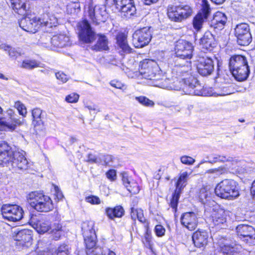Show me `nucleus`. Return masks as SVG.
<instances>
[{"label":"nucleus","instance_id":"1","mask_svg":"<svg viewBox=\"0 0 255 255\" xmlns=\"http://www.w3.org/2000/svg\"><path fill=\"white\" fill-rule=\"evenodd\" d=\"M186 65H176L172 70L173 76L178 78L185 76L188 77H184L182 79L181 87H172L170 89H174L177 91L182 90L186 94L195 95L202 96H223L228 94L225 92H214L211 88H202L197 79L192 75L189 74L191 71L190 63L186 61Z\"/></svg>","mask_w":255,"mask_h":255},{"label":"nucleus","instance_id":"2","mask_svg":"<svg viewBox=\"0 0 255 255\" xmlns=\"http://www.w3.org/2000/svg\"><path fill=\"white\" fill-rule=\"evenodd\" d=\"M0 165L9 168L26 169L28 161L23 152L13 151L4 141H0Z\"/></svg>","mask_w":255,"mask_h":255},{"label":"nucleus","instance_id":"3","mask_svg":"<svg viewBox=\"0 0 255 255\" xmlns=\"http://www.w3.org/2000/svg\"><path fill=\"white\" fill-rule=\"evenodd\" d=\"M156 62L153 60L144 59L140 62L139 73L143 78L154 81V86L163 89L170 90L172 88L167 83L168 79H163L161 73Z\"/></svg>","mask_w":255,"mask_h":255},{"label":"nucleus","instance_id":"4","mask_svg":"<svg viewBox=\"0 0 255 255\" xmlns=\"http://www.w3.org/2000/svg\"><path fill=\"white\" fill-rule=\"evenodd\" d=\"M27 201L30 206L38 212H47L54 208L51 199L38 191L30 192L27 196Z\"/></svg>","mask_w":255,"mask_h":255},{"label":"nucleus","instance_id":"5","mask_svg":"<svg viewBox=\"0 0 255 255\" xmlns=\"http://www.w3.org/2000/svg\"><path fill=\"white\" fill-rule=\"evenodd\" d=\"M215 193L217 196L229 200H233L240 195L237 182L231 179H225L219 183L215 188Z\"/></svg>","mask_w":255,"mask_h":255},{"label":"nucleus","instance_id":"6","mask_svg":"<svg viewBox=\"0 0 255 255\" xmlns=\"http://www.w3.org/2000/svg\"><path fill=\"white\" fill-rule=\"evenodd\" d=\"M193 10L191 6L187 4L170 5L167 8L168 17L176 22H181L191 16Z\"/></svg>","mask_w":255,"mask_h":255},{"label":"nucleus","instance_id":"7","mask_svg":"<svg viewBox=\"0 0 255 255\" xmlns=\"http://www.w3.org/2000/svg\"><path fill=\"white\" fill-rule=\"evenodd\" d=\"M77 31L79 39L83 43H92L97 38L96 32L87 20H83L78 23Z\"/></svg>","mask_w":255,"mask_h":255},{"label":"nucleus","instance_id":"8","mask_svg":"<svg viewBox=\"0 0 255 255\" xmlns=\"http://www.w3.org/2000/svg\"><path fill=\"white\" fill-rule=\"evenodd\" d=\"M152 38V28L145 27L136 30L132 34V43L136 48L147 45Z\"/></svg>","mask_w":255,"mask_h":255},{"label":"nucleus","instance_id":"9","mask_svg":"<svg viewBox=\"0 0 255 255\" xmlns=\"http://www.w3.org/2000/svg\"><path fill=\"white\" fill-rule=\"evenodd\" d=\"M1 212L3 219L10 222H16L22 218L23 211L16 205L5 204L1 207Z\"/></svg>","mask_w":255,"mask_h":255},{"label":"nucleus","instance_id":"10","mask_svg":"<svg viewBox=\"0 0 255 255\" xmlns=\"http://www.w3.org/2000/svg\"><path fill=\"white\" fill-rule=\"evenodd\" d=\"M238 236L243 242L249 245L255 244V229L251 226L240 224L236 227Z\"/></svg>","mask_w":255,"mask_h":255},{"label":"nucleus","instance_id":"11","mask_svg":"<svg viewBox=\"0 0 255 255\" xmlns=\"http://www.w3.org/2000/svg\"><path fill=\"white\" fill-rule=\"evenodd\" d=\"M235 34L239 45H248L252 41L249 26L247 23H242L237 25L235 28Z\"/></svg>","mask_w":255,"mask_h":255},{"label":"nucleus","instance_id":"12","mask_svg":"<svg viewBox=\"0 0 255 255\" xmlns=\"http://www.w3.org/2000/svg\"><path fill=\"white\" fill-rule=\"evenodd\" d=\"M88 13L90 19L96 24L105 22L106 19L107 13L104 5H97L94 6L92 4L90 5Z\"/></svg>","mask_w":255,"mask_h":255},{"label":"nucleus","instance_id":"13","mask_svg":"<svg viewBox=\"0 0 255 255\" xmlns=\"http://www.w3.org/2000/svg\"><path fill=\"white\" fill-rule=\"evenodd\" d=\"M113 5L127 18L133 15L136 11L133 0H113Z\"/></svg>","mask_w":255,"mask_h":255},{"label":"nucleus","instance_id":"14","mask_svg":"<svg viewBox=\"0 0 255 255\" xmlns=\"http://www.w3.org/2000/svg\"><path fill=\"white\" fill-rule=\"evenodd\" d=\"M6 113L10 120V123L5 121L4 118H0V130L12 131L16 129L17 126L22 124L23 119L21 120L20 118H17L12 109H8Z\"/></svg>","mask_w":255,"mask_h":255},{"label":"nucleus","instance_id":"15","mask_svg":"<svg viewBox=\"0 0 255 255\" xmlns=\"http://www.w3.org/2000/svg\"><path fill=\"white\" fill-rule=\"evenodd\" d=\"M193 50L192 44L183 40L177 41L175 47L176 56L183 59H190L192 57Z\"/></svg>","mask_w":255,"mask_h":255},{"label":"nucleus","instance_id":"16","mask_svg":"<svg viewBox=\"0 0 255 255\" xmlns=\"http://www.w3.org/2000/svg\"><path fill=\"white\" fill-rule=\"evenodd\" d=\"M197 62V68L200 75L206 76L210 75L213 72L214 65L211 58L208 56H200Z\"/></svg>","mask_w":255,"mask_h":255},{"label":"nucleus","instance_id":"17","mask_svg":"<svg viewBox=\"0 0 255 255\" xmlns=\"http://www.w3.org/2000/svg\"><path fill=\"white\" fill-rule=\"evenodd\" d=\"M210 12V8L207 0H202L201 11L198 13L193 20V27L197 31H199L201 29L204 21L207 18Z\"/></svg>","mask_w":255,"mask_h":255},{"label":"nucleus","instance_id":"18","mask_svg":"<svg viewBox=\"0 0 255 255\" xmlns=\"http://www.w3.org/2000/svg\"><path fill=\"white\" fill-rule=\"evenodd\" d=\"M181 225L190 231H193L197 226L198 221L197 214L193 212H185L180 217Z\"/></svg>","mask_w":255,"mask_h":255},{"label":"nucleus","instance_id":"19","mask_svg":"<svg viewBox=\"0 0 255 255\" xmlns=\"http://www.w3.org/2000/svg\"><path fill=\"white\" fill-rule=\"evenodd\" d=\"M37 18L35 17L30 18L26 16L19 21V26L22 29L32 33H35L38 30L39 28Z\"/></svg>","mask_w":255,"mask_h":255},{"label":"nucleus","instance_id":"20","mask_svg":"<svg viewBox=\"0 0 255 255\" xmlns=\"http://www.w3.org/2000/svg\"><path fill=\"white\" fill-rule=\"evenodd\" d=\"M199 44L204 51H212L216 46L214 35L209 31H206L200 39Z\"/></svg>","mask_w":255,"mask_h":255},{"label":"nucleus","instance_id":"21","mask_svg":"<svg viewBox=\"0 0 255 255\" xmlns=\"http://www.w3.org/2000/svg\"><path fill=\"white\" fill-rule=\"evenodd\" d=\"M85 243L86 246V254L87 255H97L100 252V249L96 247V235L95 233L84 237Z\"/></svg>","mask_w":255,"mask_h":255},{"label":"nucleus","instance_id":"22","mask_svg":"<svg viewBox=\"0 0 255 255\" xmlns=\"http://www.w3.org/2000/svg\"><path fill=\"white\" fill-rule=\"evenodd\" d=\"M208 238L209 234L205 230H198L194 233L192 235V240L194 245L199 248L207 245Z\"/></svg>","mask_w":255,"mask_h":255},{"label":"nucleus","instance_id":"23","mask_svg":"<svg viewBox=\"0 0 255 255\" xmlns=\"http://www.w3.org/2000/svg\"><path fill=\"white\" fill-rule=\"evenodd\" d=\"M14 240L17 245L28 247L31 244L32 231L27 229L21 230L16 234Z\"/></svg>","mask_w":255,"mask_h":255},{"label":"nucleus","instance_id":"24","mask_svg":"<svg viewBox=\"0 0 255 255\" xmlns=\"http://www.w3.org/2000/svg\"><path fill=\"white\" fill-rule=\"evenodd\" d=\"M29 0H11V6L17 13L24 15L29 10Z\"/></svg>","mask_w":255,"mask_h":255},{"label":"nucleus","instance_id":"25","mask_svg":"<svg viewBox=\"0 0 255 255\" xmlns=\"http://www.w3.org/2000/svg\"><path fill=\"white\" fill-rule=\"evenodd\" d=\"M247 66H248V61L244 56L235 55L230 59L229 68L231 72Z\"/></svg>","mask_w":255,"mask_h":255},{"label":"nucleus","instance_id":"26","mask_svg":"<svg viewBox=\"0 0 255 255\" xmlns=\"http://www.w3.org/2000/svg\"><path fill=\"white\" fill-rule=\"evenodd\" d=\"M37 20L39 23V27L41 25L52 27L56 26L58 23L57 18L52 13L49 12L41 15L39 17L37 18Z\"/></svg>","mask_w":255,"mask_h":255},{"label":"nucleus","instance_id":"27","mask_svg":"<svg viewBox=\"0 0 255 255\" xmlns=\"http://www.w3.org/2000/svg\"><path fill=\"white\" fill-rule=\"evenodd\" d=\"M217 244L220 247L221 251L225 254L232 255L239 249L237 245L230 244L229 241L224 238L219 240Z\"/></svg>","mask_w":255,"mask_h":255},{"label":"nucleus","instance_id":"28","mask_svg":"<svg viewBox=\"0 0 255 255\" xmlns=\"http://www.w3.org/2000/svg\"><path fill=\"white\" fill-rule=\"evenodd\" d=\"M226 212L223 209H218L212 213L209 220L215 226L222 225L226 222Z\"/></svg>","mask_w":255,"mask_h":255},{"label":"nucleus","instance_id":"29","mask_svg":"<svg viewBox=\"0 0 255 255\" xmlns=\"http://www.w3.org/2000/svg\"><path fill=\"white\" fill-rule=\"evenodd\" d=\"M227 18L226 15L220 11L217 12L211 21V26L215 29H222L226 23Z\"/></svg>","mask_w":255,"mask_h":255},{"label":"nucleus","instance_id":"30","mask_svg":"<svg viewBox=\"0 0 255 255\" xmlns=\"http://www.w3.org/2000/svg\"><path fill=\"white\" fill-rule=\"evenodd\" d=\"M69 41V37L64 34L54 35L51 38V43L55 47H63L68 45Z\"/></svg>","mask_w":255,"mask_h":255},{"label":"nucleus","instance_id":"31","mask_svg":"<svg viewBox=\"0 0 255 255\" xmlns=\"http://www.w3.org/2000/svg\"><path fill=\"white\" fill-rule=\"evenodd\" d=\"M97 36L98 37V41L94 45L92 46V49L97 51L108 50V41L107 37L102 34H97Z\"/></svg>","mask_w":255,"mask_h":255},{"label":"nucleus","instance_id":"32","mask_svg":"<svg viewBox=\"0 0 255 255\" xmlns=\"http://www.w3.org/2000/svg\"><path fill=\"white\" fill-rule=\"evenodd\" d=\"M233 76L239 81H243L247 79L249 73V66L243 67L231 72Z\"/></svg>","mask_w":255,"mask_h":255},{"label":"nucleus","instance_id":"33","mask_svg":"<svg viewBox=\"0 0 255 255\" xmlns=\"http://www.w3.org/2000/svg\"><path fill=\"white\" fill-rule=\"evenodd\" d=\"M106 213L110 219H114L115 218H121L123 216L125 211L121 206H117L114 208H107Z\"/></svg>","mask_w":255,"mask_h":255},{"label":"nucleus","instance_id":"34","mask_svg":"<svg viewBox=\"0 0 255 255\" xmlns=\"http://www.w3.org/2000/svg\"><path fill=\"white\" fill-rule=\"evenodd\" d=\"M117 43L119 46L125 52L129 53L131 49L128 44L127 36L124 33H120L117 37Z\"/></svg>","mask_w":255,"mask_h":255},{"label":"nucleus","instance_id":"35","mask_svg":"<svg viewBox=\"0 0 255 255\" xmlns=\"http://www.w3.org/2000/svg\"><path fill=\"white\" fill-rule=\"evenodd\" d=\"M211 191L208 187H204L202 188L199 192V201L204 205L207 204L211 200Z\"/></svg>","mask_w":255,"mask_h":255},{"label":"nucleus","instance_id":"36","mask_svg":"<svg viewBox=\"0 0 255 255\" xmlns=\"http://www.w3.org/2000/svg\"><path fill=\"white\" fill-rule=\"evenodd\" d=\"M188 173L187 172L182 173L176 183V189L175 191L176 193H180L183 188L186 186L188 179Z\"/></svg>","mask_w":255,"mask_h":255},{"label":"nucleus","instance_id":"37","mask_svg":"<svg viewBox=\"0 0 255 255\" xmlns=\"http://www.w3.org/2000/svg\"><path fill=\"white\" fill-rule=\"evenodd\" d=\"M130 215L131 219L135 221L137 219L139 222L144 223L145 222V218L144 217L143 210L139 208L134 207L131 208Z\"/></svg>","mask_w":255,"mask_h":255},{"label":"nucleus","instance_id":"38","mask_svg":"<svg viewBox=\"0 0 255 255\" xmlns=\"http://www.w3.org/2000/svg\"><path fill=\"white\" fill-rule=\"evenodd\" d=\"M33 227L39 234H43L50 230V225L47 222L39 221L36 223H34Z\"/></svg>","mask_w":255,"mask_h":255},{"label":"nucleus","instance_id":"39","mask_svg":"<svg viewBox=\"0 0 255 255\" xmlns=\"http://www.w3.org/2000/svg\"><path fill=\"white\" fill-rule=\"evenodd\" d=\"M94 226V223L93 221H87L82 224V230L84 237H87L88 235L95 233Z\"/></svg>","mask_w":255,"mask_h":255},{"label":"nucleus","instance_id":"40","mask_svg":"<svg viewBox=\"0 0 255 255\" xmlns=\"http://www.w3.org/2000/svg\"><path fill=\"white\" fill-rule=\"evenodd\" d=\"M39 67V63L35 60L26 59L22 61L20 67L26 69H32Z\"/></svg>","mask_w":255,"mask_h":255},{"label":"nucleus","instance_id":"41","mask_svg":"<svg viewBox=\"0 0 255 255\" xmlns=\"http://www.w3.org/2000/svg\"><path fill=\"white\" fill-rule=\"evenodd\" d=\"M1 48L4 51H7L9 56L13 59H16L22 54L21 52L8 45L2 46Z\"/></svg>","mask_w":255,"mask_h":255},{"label":"nucleus","instance_id":"42","mask_svg":"<svg viewBox=\"0 0 255 255\" xmlns=\"http://www.w3.org/2000/svg\"><path fill=\"white\" fill-rule=\"evenodd\" d=\"M113 157L110 155H99V164L104 165H111L113 162Z\"/></svg>","mask_w":255,"mask_h":255},{"label":"nucleus","instance_id":"43","mask_svg":"<svg viewBox=\"0 0 255 255\" xmlns=\"http://www.w3.org/2000/svg\"><path fill=\"white\" fill-rule=\"evenodd\" d=\"M135 100L141 105L146 107H153L154 102L144 96L136 97Z\"/></svg>","mask_w":255,"mask_h":255},{"label":"nucleus","instance_id":"44","mask_svg":"<svg viewBox=\"0 0 255 255\" xmlns=\"http://www.w3.org/2000/svg\"><path fill=\"white\" fill-rule=\"evenodd\" d=\"M14 107L17 110L19 115L25 117L27 114V110L25 106L20 101L15 102Z\"/></svg>","mask_w":255,"mask_h":255},{"label":"nucleus","instance_id":"45","mask_svg":"<svg viewBox=\"0 0 255 255\" xmlns=\"http://www.w3.org/2000/svg\"><path fill=\"white\" fill-rule=\"evenodd\" d=\"M226 172V169L224 167H219L209 170L206 173L213 174L214 177H217Z\"/></svg>","mask_w":255,"mask_h":255},{"label":"nucleus","instance_id":"46","mask_svg":"<svg viewBox=\"0 0 255 255\" xmlns=\"http://www.w3.org/2000/svg\"><path fill=\"white\" fill-rule=\"evenodd\" d=\"M180 195V193H176V191H174L170 204L171 207L173 209H176Z\"/></svg>","mask_w":255,"mask_h":255},{"label":"nucleus","instance_id":"47","mask_svg":"<svg viewBox=\"0 0 255 255\" xmlns=\"http://www.w3.org/2000/svg\"><path fill=\"white\" fill-rule=\"evenodd\" d=\"M209 162H225L228 160V158L224 156L219 155H211L209 157Z\"/></svg>","mask_w":255,"mask_h":255},{"label":"nucleus","instance_id":"48","mask_svg":"<svg viewBox=\"0 0 255 255\" xmlns=\"http://www.w3.org/2000/svg\"><path fill=\"white\" fill-rule=\"evenodd\" d=\"M128 190L131 193L136 194L139 191V186L137 183L135 182L132 181L128 187H127Z\"/></svg>","mask_w":255,"mask_h":255},{"label":"nucleus","instance_id":"49","mask_svg":"<svg viewBox=\"0 0 255 255\" xmlns=\"http://www.w3.org/2000/svg\"><path fill=\"white\" fill-rule=\"evenodd\" d=\"M180 161L183 164L188 165L193 164L195 161V159L192 157L187 155L181 156L180 157Z\"/></svg>","mask_w":255,"mask_h":255},{"label":"nucleus","instance_id":"50","mask_svg":"<svg viewBox=\"0 0 255 255\" xmlns=\"http://www.w3.org/2000/svg\"><path fill=\"white\" fill-rule=\"evenodd\" d=\"M79 98V96L77 94L72 93L66 96L65 100L68 103H76L78 102Z\"/></svg>","mask_w":255,"mask_h":255},{"label":"nucleus","instance_id":"51","mask_svg":"<svg viewBox=\"0 0 255 255\" xmlns=\"http://www.w3.org/2000/svg\"><path fill=\"white\" fill-rule=\"evenodd\" d=\"M56 78L62 83H66L68 80V77L62 72H58L55 74Z\"/></svg>","mask_w":255,"mask_h":255},{"label":"nucleus","instance_id":"52","mask_svg":"<svg viewBox=\"0 0 255 255\" xmlns=\"http://www.w3.org/2000/svg\"><path fill=\"white\" fill-rule=\"evenodd\" d=\"M86 201L92 204H99L101 202L100 199L98 197L94 196L86 197Z\"/></svg>","mask_w":255,"mask_h":255},{"label":"nucleus","instance_id":"53","mask_svg":"<svg viewBox=\"0 0 255 255\" xmlns=\"http://www.w3.org/2000/svg\"><path fill=\"white\" fill-rule=\"evenodd\" d=\"M155 232L157 236L161 237L164 235L165 230L162 226L158 225L155 227Z\"/></svg>","mask_w":255,"mask_h":255},{"label":"nucleus","instance_id":"54","mask_svg":"<svg viewBox=\"0 0 255 255\" xmlns=\"http://www.w3.org/2000/svg\"><path fill=\"white\" fill-rule=\"evenodd\" d=\"M99 156L96 157L95 155L89 153L87 155V159L86 160L87 162L91 163H98L99 164Z\"/></svg>","mask_w":255,"mask_h":255},{"label":"nucleus","instance_id":"55","mask_svg":"<svg viewBox=\"0 0 255 255\" xmlns=\"http://www.w3.org/2000/svg\"><path fill=\"white\" fill-rule=\"evenodd\" d=\"M50 230L49 231L50 233H53L57 231L61 230L62 225L58 223H55L50 225Z\"/></svg>","mask_w":255,"mask_h":255},{"label":"nucleus","instance_id":"56","mask_svg":"<svg viewBox=\"0 0 255 255\" xmlns=\"http://www.w3.org/2000/svg\"><path fill=\"white\" fill-rule=\"evenodd\" d=\"M42 111L39 108H35L32 111L33 118L35 120L41 118Z\"/></svg>","mask_w":255,"mask_h":255},{"label":"nucleus","instance_id":"57","mask_svg":"<svg viewBox=\"0 0 255 255\" xmlns=\"http://www.w3.org/2000/svg\"><path fill=\"white\" fill-rule=\"evenodd\" d=\"M54 195L58 200H61L64 197L63 195L58 186H54Z\"/></svg>","mask_w":255,"mask_h":255},{"label":"nucleus","instance_id":"58","mask_svg":"<svg viewBox=\"0 0 255 255\" xmlns=\"http://www.w3.org/2000/svg\"><path fill=\"white\" fill-rule=\"evenodd\" d=\"M107 177L111 181H114L116 178V172L115 170L111 169L106 173Z\"/></svg>","mask_w":255,"mask_h":255},{"label":"nucleus","instance_id":"59","mask_svg":"<svg viewBox=\"0 0 255 255\" xmlns=\"http://www.w3.org/2000/svg\"><path fill=\"white\" fill-rule=\"evenodd\" d=\"M151 241V236L148 233V232H146V233L144 235V239L142 240V242L143 244H144L146 246H150Z\"/></svg>","mask_w":255,"mask_h":255},{"label":"nucleus","instance_id":"60","mask_svg":"<svg viewBox=\"0 0 255 255\" xmlns=\"http://www.w3.org/2000/svg\"><path fill=\"white\" fill-rule=\"evenodd\" d=\"M111 85L117 89H122L124 87V85L120 81L113 80L110 82Z\"/></svg>","mask_w":255,"mask_h":255},{"label":"nucleus","instance_id":"61","mask_svg":"<svg viewBox=\"0 0 255 255\" xmlns=\"http://www.w3.org/2000/svg\"><path fill=\"white\" fill-rule=\"evenodd\" d=\"M122 181L123 184L125 186V187H128V185L130 184L131 181L129 180L128 176L126 174H124L123 175Z\"/></svg>","mask_w":255,"mask_h":255},{"label":"nucleus","instance_id":"62","mask_svg":"<svg viewBox=\"0 0 255 255\" xmlns=\"http://www.w3.org/2000/svg\"><path fill=\"white\" fill-rule=\"evenodd\" d=\"M51 234L52 235L54 240H58L61 236V230L57 231Z\"/></svg>","mask_w":255,"mask_h":255},{"label":"nucleus","instance_id":"63","mask_svg":"<svg viewBox=\"0 0 255 255\" xmlns=\"http://www.w3.org/2000/svg\"><path fill=\"white\" fill-rule=\"evenodd\" d=\"M60 252L69 253V251H68L67 246H65V245L60 246L57 250V253H60Z\"/></svg>","mask_w":255,"mask_h":255},{"label":"nucleus","instance_id":"64","mask_svg":"<svg viewBox=\"0 0 255 255\" xmlns=\"http://www.w3.org/2000/svg\"><path fill=\"white\" fill-rule=\"evenodd\" d=\"M103 255H116V254L115 252L111 251L109 249H107L105 251H104Z\"/></svg>","mask_w":255,"mask_h":255}]
</instances>
